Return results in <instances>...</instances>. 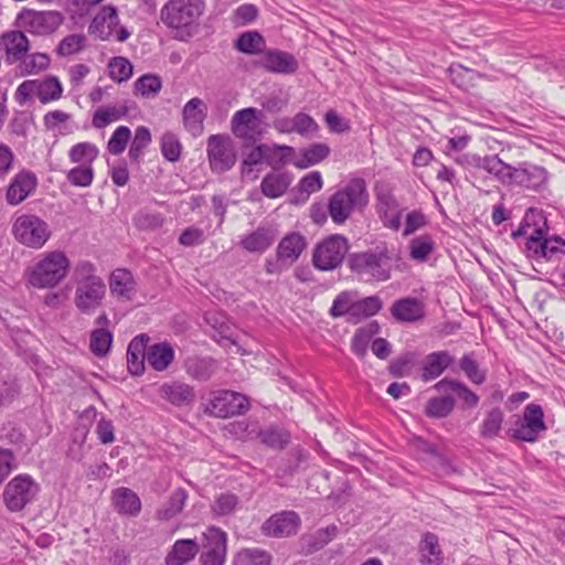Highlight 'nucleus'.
Returning a JSON list of instances; mask_svg holds the SVG:
<instances>
[{"instance_id":"nucleus-54","label":"nucleus","mask_w":565,"mask_h":565,"mask_svg":"<svg viewBox=\"0 0 565 565\" xmlns=\"http://www.w3.org/2000/svg\"><path fill=\"white\" fill-rule=\"evenodd\" d=\"M151 142L150 130L145 126H139L135 130V136L129 148V157L134 161H138L143 154L145 149Z\"/></svg>"},{"instance_id":"nucleus-3","label":"nucleus","mask_w":565,"mask_h":565,"mask_svg":"<svg viewBox=\"0 0 565 565\" xmlns=\"http://www.w3.org/2000/svg\"><path fill=\"white\" fill-rule=\"evenodd\" d=\"M367 202L369 193L365 181L354 178L330 196L328 212L333 223L342 225L355 210L363 209Z\"/></svg>"},{"instance_id":"nucleus-13","label":"nucleus","mask_w":565,"mask_h":565,"mask_svg":"<svg viewBox=\"0 0 565 565\" xmlns=\"http://www.w3.org/2000/svg\"><path fill=\"white\" fill-rule=\"evenodd\" d=\"M546 428L543 408L539 404L531 403L524 407L522 417L515 420L511 437L521 441L535 443Z\"/></svg>"},{"instance_id":"nucleus-38","label":"nucleus","mask_w":565,"mask_h":565,"mask_svg":"<svg viewBox=\"0 0 565 565\" xmlns=\"http://www.w3.org/2000/svg\"><path fill=\"white\" fill-rule=\"evenodd\" d=\"M109 288L113 295L130 299L136 289L132 274L124 268L114 270L109 279Z\"/></svg>"},{"instance_id":"nucleus-14","label":"nucleus","mask_w":565,"mask_h":565,"mask_svg":"<svg viewBox=\"0 0 565 565\" xmlns=\"http://www.w3.org/2000/svg\"><path fill=\"white\" fill-rule=\"evenodd\" d=\"M249 409L248 398L234 391H218L209 402L205 412L218 418L245 414Z\"/></svg>"},{"instance_id":"nucleus-57","label":"nucleus","mask_w":565,"mask_h":565,"mask_svg":"<svg viewBox=\"0 0 565 565\" xmlns=\"http://www.w3.org/2000/svg\"><path fill=\"white\" fill-rule=\"evenodd\" d=\"M161 78L153 74H145L135 83L136 94L142 97H154L161 89Z\"/></svg>"},{"instance_id":"nucleus-50","label":"nucleus","mask_w":565,"mask_h":565,"mask_svg":"<svg viewBox=\"0 0 565 565\" xmlns=\"http://www.w3.org/2000/svg\"><path fill=\"white\" fill-rule=\"evenodd\" d=\"M113 343V334L105 328H97L90 333L89 348L97 356H104L108 353Z\"/></svg>"},{"instance_id":"nucleus-34","label":"nucleus","mask_w":565,"mask_h":565,"mask_svg":"<svg viewBox=\"0 0 565 565\" xmlns=\"http://www.w3.org/2000/svg\"><path fill=\"white\" fill-rule=\"evenodd\" d=\"M291 181L292 177L288 172H270L262 181V193L269 199L279 198L285 194Z\"/></svg>"},{"instance_id":"nucleus-16","label":"nucleus","mask_w":565,"mask_h":565,"mask_svg":"<svg viewBox=\"0 0 565 565\" xmlns=\"http://www.w3.org/2000/svg\"><path fill=\"white\" fill-rule=\"evenodd\" d=\"M204 551L200 556L202 565H224L226 558V533L215 526H211L203 533Z\"/></svg>"},{"instance_id":"nucleus-64","label":"nucleus","mask_w":565,"mask_h":565,"mask_svg":"<svg viewBox=\"0 0 565 565\" xmlns=\"http://www.w3.org/2000/svg\"><path fill=\"white\" fill-rule=\"evenodd\" d=\"M541 248L546 250V256H542V259H559L565 255V241L557 235L543 237Z\"/></svg>"},{"instance_id":"nucleus-37","label":"nucleus","mask_w":565,"mask_h":565,"mask_svg":"<svg viewBox=\"0 0 565 565\" xmlns=\"http://www.w3.org/2000/svg\"><path fill=\"white\" fill-rule=\"evenodd\" d=\"M188 500V492L183 488L174 490L169 499L156 511L159 521H170L179 515Z\"/></svg>"},{"instance_id":"nucleus-61","label":"nucleus","mask_w":565,"mask_h":565,"mask_svg":"<svg viewBox=\"0 0 565 565\" xmlns=\"http://www.w3.org/2000/svg\"><path fill=\"white\" fill-rule=\"evenodd\" d=\"M108 68L109 76L118 83L129 79L132 75V65L126 57L111 58Z\"/></svg>"},{"instance_id":"nucleus-32","label":"nucleus","mask_w":565,"mask_h":565,"mask_svg":"<svg viewBox=\"0 0 565 565\" xmlns=\"http://www.w3.org/2000/svg\"><path fill=\"white\" fill-rule=\"evenodd\" d=\"M306 247L303 236L292 233L285 236L277 247V257L280 262L291 264L297 260Z\"/></svg>"},{"instance_id":"nucleus-11","label":"nucleus","mask_w":565,"mask_h":565,"mask_svg":"<svg viewBox=\"0 0 565 565\" xmlns=\"http://www.w3.org/2000/svg\"><path fill=\"white\" fill-rule=\"evenodd\" d=\"M88 33L100 41L115 39L124 42L130 36V32L119 25L117 9L113 6H104L99 9L88 25Z\"/></svg>"},{"instance_id":"nucleus-41","label":"nucleus","mask_w":565,"mask_h":565,"mask_svg":"<svg viewBox=\"0 0 565 565\" xmlns=\"http://www.w3.org/2000/svg\"><path fill=\"white\" fill-rule=\"evenodd\" d=\"M98 154L97 146L88 141L78 142L68 150L70 161L78 166L88 164L93 167V162L97 159Z\"/></svg>"},{"instance_id":"nucleus-39","label":"nucleus","mask_w":565,"mask_h":565,"mask_svg":"<svg viewBox=\"0 0 565 565\" xmlns=\"http://www.w3.org/2000/svg\"><path fill=\"white\" fill-rule=\"evenodd\" d=\"M129 113L127 103L116 106L99 107L95 110L92 118V125L96 129H103L114 121L125 118Z\"/></svg>"},{"instance_id":"nucleus-63","label":"nucleus","mask_w":565,"mask_h":565,"mask_svg":"<svg viewBox=\"0 0 565 565\" xmlns=\"http://www.w3.org/2000/svg\"><path fill=\"white\" fill-rule=\"evenodd\" d=\"M459 364L462 372L473 384L480 385L486 381V371L480 370L472 354H465Z\"/></svg>"},{"instance_id":"nucleus-22","label":"nucleus","mask_w":565,"mask_h":565,"mask_svg":"<svg viewBox=\"0 0 565 565\" xmlns=\"http://www.w3.org/2000/svg\"><path fill=\"white\" fill-rule=\"evenodd\" d=\"M36 186V178L32 172L22 171L11 181L7 191V201L17 205L24 201Z\"/></svg>"},{"instance_id":"nucleus-4","label":"nucleus","mask_w":565,"mask_h":565,"mask_svg":"<svg viewBox=\"0 0 565 565\" xmlns=\"http://www.w3.org/2000/svg\"><path fill=\"white\" fill-rule=\"evenodd\" d=\"M205 4L202 0H169L161 9L160 18L169 29L177 30L179 38L191 36Z\"/></svg>"},{"instance_id":"nucleus-28","label":"nucleus","mask_w":565,"mask_h":565,"mask_svg":"<svg viewBox=\"0 0 565 565\" xmlns=\"http://www.w3.org/2000/svg\"><path fill=\"white\" fill-rule=\"evenodd\" d=\"M113 504L116 511L127 516H137L141 511L138 494L129 488L120 487L113 491Z\"/></svg>"},{"instance_id":"nucleus-6","label":"nucleus","mask_w":565,"mask_h":565,"mask_svg":"<svg viewBox=\"0 0 565 565\" xmlns=\"http://www.w3.org/2000/svg\"><path fill=\"white\" fill-rule=\"evenodd\" d=\"M12 233L20 244L34 249L43 247L52 234L50 225L34 214L18 216L13 222Z\"/></svg>"},{"instance_id":"nucleus-33","label":"nucleus","mask_w":565,"mask_h":565,"mask_svg":"<svg viewBox=\"0 0 565 565\" xmlns=\"http://www.w3.org/2000/svg\"><path fill=\"white\" fill-rule=\"evenodd\" d=\"M199 544L194 540H178L166 556L167 565H185L199 553Z\"/></svg>"},{"instance_id":"nucleus-25","label":"nucleus","mask_w":565,"mask_h":565,"mask_svg":"<svg viewBox=\"0 0 565 565\" xmlns=\"http://www.w3.org/2000/svg\"><path fill=\"white\" fill-rule=\"evenodd\" d=\"M455 359L448 351H436L429 353L423 363L422 380L433 381L439 377L444 371L454 363Z\"/></svg>"},{"instance_id":"nucleus-26","label":"nucleus","mask_w":565,"mask_h":565,"mask_svg":"<svg viewBox=\"0 0 565 565\" xmlns=\"http://www.w3.org/2000/svg\"><path fill=\"white\" fill-rule=\"evenodd\" d=\"M204 110V103L198 97L190 99L183 107L184 128L194 137L203 132Z\"/></svg>"},{"instance_id":"nucleus-10","label":"nucleus","mask_w":565,"mask_h":565,"mask_svg":"<svg viewBox=\"0 0 565 565\" xmlns=\"http://www.w3.org/2000/svg\"><path fill=\"white\" fill-rule=\"evenodd\" d=\"M231 129L245 145H254L264 132V113L254 107L237 110L231 119Z\"/></svg>"},{"instance_id":"nucleus-8","label":"nucleus","mask_w":565,"mask_h":565,"mask_svg":"<svg viewBox=\"0 0 565 565\" xmlns=\"http://www.w3.org/2000/svg\"><path fill=\"white\" fill-rule=\"evenodd\" d=\"M63 94V86L56 76L50 75L40 79H26L15 90V100L24 105L36 97L42 104L58 100Z\"/></svg>"},{"instance_id":"nucleus-18","label":"nucleus","mask_w":565,"mask_h":565,"mask_svg":"<svg viewBox=\"0 0 565 565\" xmlns=\"http://www.w3.org/2000/svg\"><path fill=\"white\" fill-rule=\"evenodd\" d=\"M467 162L472 168L488 172L502 184L510 185L513 166L502 161L498 154H472L467 157Z\"/></svg>"},{"instance_id":"nucleus-60","label":"nucleus","mask_w":565,"mask_h":565,"mask_svg":"<svg viewBox=\"0 0 565 565\" xmlns=\"http://www.w3.org/2000/svg\"><path fill=\"white\" fill-rule=\"evenodd\" d=\"M163 222L162 214L149 210H141L134 217L135 225L145 231L157 230L163 225Z\"/></svg>"},{"instance_id":"nucleus-24","label":"nucleus","mask_w":565,"mask_h":565,"mask_svg":"<svg viewBox=\"0 0 565 565\" xmlns=\"http://www.w3.org/2000/svg\"><path fill=\"white\" fill-rule=\"evenodd\" d=\"M418 561L422 565H441L445 556L435 533L425 532L418 543Z\"/></svg>"},{"instance_id":"nucleus-31","label":"nucleus","mask_w":565,"mask_h":565,"mask_svg":"<svg viewBox=\"0 0 565 565\" xmlns=\"http://www.w3.org/2000/svg\"><path fill=\"white\" fill-rule=\"evenodd\" d=\"M434 388L444 394L454 393L469 408L476 407L479 403V396L465 383L457 380L445 377L437 382Z\"/></svg>"},{"instance_id":"nucleus-56","label":"nucleus","mask_w":565,"mask_h":565,"mask_svg":"<svg viewBox=\"0 0 565 565\" xmlns=\"http://www.w3.org/2000/svg\"><path fill=\"white\" fill-rule=\"evenodd\" d=\"M85 44L86 36L84 34H70L60 41L55 52L58 56H70L81 52Z\"/></svg>"},{"instance_id":"nucleus-52","label":"nucleus","mask_w":565,"mask_h":565,"mask_svg":"<svg viewBox=\"0 0 565 565\" xmlns=\"http://www.w3.org/2000/svg\"><path fill=\"white\" fill-rule=\"evenodd\" d=\"M238 503L237 495L228 492L221 493L211 504V512L214 516H226L234 513Z\"/></svg>"},{"instance_id":"nucleus-35","label":"nucleus","mask_w":565,"mask_h":565,"mask_svg":"<svg viewBox=\"0 0 565 565\" xmlns=\"http://www.w3.org/2000/svg\"><path fill=\"white\" fill-rule=\"evenodd\" d=\"M184 367L189 376L205 382L216 372L217 363L212 358L191 356L185 360Z\"/></svg>"},{"instance_id":"nucleus-19","label":"nucleus","mask_w":565,"mask_h":565,"mask_svg":"<svg viewBox=\"0 0 565 565\" xmlns=\"http://www.w3.org/2000/svg\"><path fill=\"white\" fill-rule=\"evenodd\" d=\"M300 525V518L294 511H282L271 515L262 526L264 534L282 537L296 534Z\"/></svg>"},{"instance_id":"nucleus-20","label":"nucleus","mask_w":565,"mask_h":565,"mask_svg":"<svg viewBox=\"0 0 565 565\" xmlns=\"http://www.w3.org/2000/svg\"><path fill=\"white\" fill-rule=\"evenodd\" d=\"M258 63L266 71L276 74H294L299 67L297 58L291 53L280 50L265 51Z\"/></svg>"},{"instance_id":"nucleus-9","label":"nucleus","mask_w":565,"mask_h":565,"mask_svg":"<svg viewBox=\"0 0 565 565\" xmlns=\"http://www.w3.org/2000/svg\"><path fill=\"white\" fill-rule=\"evenodd\" d=\"M64 17L58 11H36L22 9L15 19V25L33 35L45 36L54 33L63 23Z\"/></svg>"},{"instance_id":"nucleus-15","label":"nucleus","mask_w":565,"mask_h":565,"mask_svg":"<svg viewBox=\"0 0 565 565\" xmlns=\"http://www.w3.org/2000/svg\"><path fill=\"white\" fill-rule=\"evenodd\" d=\"M207 157L212 171H228L236 162V151L232 139L225 135H212L207 139Z\"/></svg>"},{"instance_id":"nucleus-46","label":"nucleus","mask_w":565,"mask_h":565,"mask_svg":"<svg viewBox=\"0 0 565 565\" xmlns=\"http://www.w3.org/2000/svg\"><path fill=\"white\" fill-rule=\"evenodd\" d=\"M525 225H530L527 237H547L550 227L542 210L529 209L525 213Z\"/></svg>"},{"instance_id":"nucleus-44","label":"nucleus","mask_w":565,"mask_h":565,"mask_svg":"<svg viewBox=\"0 0 565 565\" xmlns=\"http://www.w3.org/2000/svg\"><path fill=\"white\" fill-rule=\"evenodd\" d=\"M330 153V148L326 143H312L308 148L302 149V158L294 164L297 168L306 169L315 166L326 159Z\"/></svg>"},{"instance_id":"nucleus-47","label":"nucleus","mask_w":565,"mask_h":565,"mask_svg":"<svg viewBox=\"0 0 565 565\" xmlns=\"http://www.w3.org/2000/svg\"><path fill=\"white\" fill-rule=\"evenodd\" d=\"M265 45V39L257 31L245 32L235 42V47L245 54L262 53Z\"/></svg>"},{"instance_id":"nucleus-42","label":"nucleus","mask_w":565,"mask_h":565,"mask_svg":"<svg viewBox=\"0 0 565 565\" xmlns=\"http://www.w3.org/2000/svg\"><path fill=\"white\" fill-rule=\"evenodd\" d=\"M338 534V527L333 524L319 529L310 535L303 536L302 541L308 553H313L324 547Z\"/></svg>"},{"instance_id":"nucleus-30","label":"nucleus","mask_w":565,"mask_h":565,"mask_svg":"<svg viewBox=\"0 0 565 565\" xmlns=\"http://www.w3.org/2000/svg\"><path fill=\"white\" fill-rule=\"evenodd\" d=\"M392 316L403 322H415L420 320L424 315V306L416 298H402L396 300L391 308Z\"/></svg>"},{"instance_id":"nucleus-23","label":"nucleus","mask_w":565,"mask_h":565,"mask_svg":"<svg viewBox=\"0 0 565 565\" xmlns=\"http://www.w3.org/2000/svg\"><path fill=\"white\" fill-rule=\"evenodd\" d=\"M150 338L142 333L135 337L127 348V366L132 375H140L145 371L147 360V344Z\"/></svg>"},{"instance_id":"nucleus-49","label":"nucleus","mask_w":565,"mask_h":565,"mask_svg":"<svg viewBox=\"0 0 565 565\" xmlns=\"http://www.w3.org/2000/svg\"><path fill=\"white\" fill-rule=\"evenodd\" d=\"M416 363L417 354L415 352H405L390 363L388 371L396 377L408 376Z\"/></svg>"},{"instance_id":"nucleus-51","label":"nucleus","mask_w":565,"mask_h":565,"mask_svg":"<svg viewBox=\"0 0 565 565\" xmlns=\"http://www.w3.org/2000/svg\"><path fill=\"white\" fill-rule=\"evenodd\" d=\"M71 115L60 109L51 110L43 117V125L46 130H58L61 135L71 134L72 129H68L67 121L71 119Z\"/></svg>"},{"instance_id":"nucleus-45","label":"nucleus","mask_w":565,"mask_h":565,"mask_svg":"<svg viewBox=\"0 0 565 565\" xmlns=\"http://www.w3.org/2000/svg\"><path fill=\"white\" fill-rule=\"evenodd\" d=\"M455 408V398L450 395L429 398L425 406V414L431 418H445Z\"/></svg>"},{"instance_id":"nucleus-7","label":"nucleus","mask_w":565,"mask_h":565,"mask_svg":"<svg viewBox=\"0 0 565 565\" xmlns=\"http://www.w3.org/2000/svg\"><path fill=\"white\" fill-rule=\"evenodd\" d=\"M349 247V242L343 235H330L313 248L312 265L321 271L334 270L341 266Z\"/></svg>"},{"instance_id":"nucleus-1","label":"nucleus","mask_w":565,"mask_h":565,"mask_svg":"<svg viewBox=\"0 0 565 565\" xmlns=\"http://www.w3.org/2000/svg\"><path fill=\"white\" fill-rule=\"evenodd\" d=\"M398 260L399 256L383 244L375 248L351 254L349 267L366 282H382L391 279L394 263Z\"/></svg>"},{"instance_id":"nucleus-58","label":"nucleus","mask_w":565,"mask_h":565,"mask_svg":"<svg viewBox=\"0 0 565 565\" xmlns=\"http://www.w3.org/2000/svg\"><path fill=\"white\" fill-rule=\"evenodd\" d=\"M434 250V241L428 235H422L409 242V255L414 260L424 262Z\"/></svg>"},{"instance_id":"nucleus-27","label":"nucleus","mask_w":565,"mask_h":565,"mask_svg":"<svg viewBox=\"0 0 565 565\" xmlns=\"http://www.w3.org/2000/svg\"><path fill=\"white\" fill-rule=\"evenodd\" d=\"M160 395L178 407L188 406L195 398L193 387L182 382L164 383L160 387Z\"/></svg>"},{"instance_id":"nucleus-59","label":"nucleus","mask_w":565,"mask_h":565,"mask_svg":"<svg viewBox=\"0 0 565 565\" xmlns=\"http://www.w3.org/2000/svg\"><path fill=\"white\" fill-rule=\"evenodd\" d=\"M66 179L74 186L87 188L93 183L94 169L88 164L74 167L67 172Z\"/></svg>"},{"instance_id":"nucleus-29","label":"nucleus","mask_w":565,"mask_h":565,"mask_svg":"<svg viewBox=\"0 0 565 565\" xmlns=\"http://www.w3.org/2000/svg\"><path fill=\"white\" fill-rule=\"evenodd\" d=\"M277 233L265 226L257 227L254 232L241 239V245L249 253H264L276 241Z\"/></svg>"},{"instance_id":"nucleus-21","label":"nucleus","mask_w":565,"mask_h":565,"mask_svg":"<svg viewBox=\"0 0 565 565\" xmlns=\"http://www.w3.org/2000/svg\"><path fill=\"white\" fill-rule=\"evenodd\" d=\"M22 29L4 32L0 38V44L3 46L7 55V62L10 64L22 61L29 50L30 41Z\"/></svg>"},{"instance_id":"nucleus-12","label":"nucleus","mask_w":565,"mask_h":565,"mask_svg":"<svg viewBox=\"0 0 565 565\" xmlns=\"http://www.w3.org/2000/svg\"><path fill=\"white\" fill-rule=\"evenodd\" d=\"M40 491L39 484L29 475H18L6 486L3 501L8 510L19 512L31 503Z\"/></svg>"},{"instance_id":"nucleus-40","label":"nucleus","mask_w":565,"mask_h":565,"mask_svg":"<svg viewBox=\"0 0 565 565\" xmlns=\"http://www.w3.org/2000/svg\"><path fill=\"white\" fill-rule=\"evenodd\" d=\"M504 422L503 411L495 406L488 411L480 425L479 435L483 439H494L500 436Z\"/></svg>"},{"instance_id":"nucleus-53","label":"nucleus","mask_w":565,"mask_h":565,"mask_svg":"<svg viewBox=\"0 0 565 565\" xmlns=\"http://www.w3.org/2000/svg\"><path fill=\"white\" fill-rule=\"evenodd\" d=\"M258 436L263 444L274 449H284L290 441L289 433L277 427L262 430Z\"/></svg>"},{"instance_id":"nucleus-48","label":"nucleus","mask_w":565,"mask_h":565,"mask_svg":"<svg viewBox=\"0 0 565 565\" xmlns=\"http://www.w3.org/2000/svg\"><path fill=\"white\" fill-rule=\"evenodd\" d=\"M295 149L290 146H267L265 161L273 169H280L286 163L292 160Z\"/></svg>"},{"instance_id":"nucleus-17","label":"nucleus","mask_w":565,"mask_h":565,"mask_svg":"<svg viewBox=\"0 0 565 565\" xmlns=\"http://www.w3.org/2000/svg\"><path fill=\"white\" fill-rule=\"evenodd\" d=\"M547 181V171L540 166L521 162L513 166L510 185L521 186L529 190H539Z\"/></svg>"},{"instance_id":"nucleus-5","label":"nucleus","mask_w":565,"mask_h":565,"mask_svg":"<svg viewBox=\"0 0 565 565\" xmlns=\"http://www.w3.org/2000/svg\"><path fill=\"white\" fill-rule=\"evenodd\" d=\"M70 260L65 253L53 250L44 256L30 268L28 280L34 288H53L57 286L67 275Z\"/></svg>"},{"instance_id":"nucleus-43","label":"nucleus","mask_w":565,"mask_h":565,"mask_svg":"<svg viewBox=\"0 0 565 565\" xmlns=\"http://www.w3.org/2000/svg\"><path fill=\"white\" fill-rule=\"evenodd\" d=\"M19 70L22 76L35 75L50 67L51 58L46 53H34L19 61Z\"/></svg>"},{"instance_id":"nucleus-36","label":"nucleus","mask_w":565,"mask_h":565,"mask_svg":"<svg viewBox=\"0 0 565 565\" xmlns=\"http://www.w3.org/2000/svg\"><path fill=\"white\" fill-rule=\"evenodd\" d=\"M174 360V350L168 342H160L147 348V362L156 371H164Z\"/></svg>"},{"instance_id":"nucleus-2","label":"nucleus","mask_w":565,"mask_h":565,"mask_svg":"<svg viewBox=\"0 0 565 565\" xmlns=\"http://www.w3.org/2000/svg\"><path fill=\"white\" fill-rule=\"evenodd\" d=\"M75 282L74 305L84 315L94 313L106 296V285L96 275V267L88 260L78 262L73 271Z\"/></svg>"},{"instance_id":"nucleus-62","label":"nucleus","mask_w":565,"mask_h":565,"mask_svg":"<svg viewBox=\"0 0 565 565\" xmlns=\"http://www.w3.org/2000/svg\"><path fill=\"white\" fill-rule=\"evenodd\" d=\"M130 138V129L127 126H119L108 140L107 150L115 156L122 153Z\"/></svg>"},{"instance_id":"nucleus-55","label":"nucleus","mask_w":565,"mask_h":565,"mask_svg":"<svg viewBox=\"0 0 565 565\" xmlns=\"http://www.w3.org/2000/svg\"><path fill=\"white\" fill-rule=\"evenodd\" d=\"M270 555L258 548H245L237 553L236 565H269Z\"/></svg>"}]
</instances>
